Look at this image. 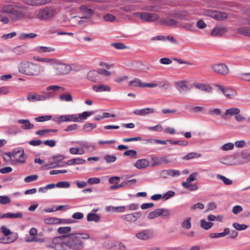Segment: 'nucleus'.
Returning a JSON list of instances; mask_svg holds the SVG:
<instances>
[{"label": "nucleus", "instance_id": "nucleus-63", "mask_svg": "<svg viewBox=\"0 0 250 250\" xmlns=\"http://www.w3.org/2000/svg\"><path fill=\"white\" fill-rule=\"evenodd\" d=\"M38 175H32L28 176L24 178V181L26 183L36 181L38 179Z\"/></svg>", "mask_w": 250, "mask_h": 250}, {"label": "nucleus", "instance_id": "nucleus-54", "mask_svg": "<svg viewBox=\"0 0 250 250\" xmlns=\"http://www.w3.org/2000/svg\"><path fill=\"white\" fill-rule=\"evenodd\" d=\"M60 99L61 101L70 102L72 101V97L70 94H62L60 96Z\"/></svg>", "mask_w": 250, "mask_h": 250}, {"label": "nucleus", "instance_id": "nucleus-35", "mask_svg": "<svg viewBox=\"0 0 250 250\" xmlns=\"http://www.w3.org/2000/svg\"><path fill=\"white\" fill-rule=\"evenodd\" d=\"M237 32L242 35L250 37V27H243L237 29Z\"/></svg>", "mask_w": 250, "mask_h": 250}, {"label": "nucleus", "instance_id": "nucleus-47", "mask_svg": "<svg viewBox=\"0 0 250 250\" xmlns=\"http://www.w3.org/2000/svg\"><path fill=\"white\" fill-rule=\"evenodd\" d=\"M33 236V237H31L26 239L25 241L27 242H37L40 243H43L45 241V240L44 238H37L36 237H35V236Z\"/></svg>", "mask_w": 250, "mask_h": 250}, {"label": "nucleus", "instance_id": "nucleus-23", "mask_svg": "<svg viewBox=\"0 0 250 250\" xmlns=\"http://www.w3.org/2000/svg\"><path fill=\"white\" fill-rule=\"evenodd\" d=\"M27 99L29 102H36V101H45V98L43 96V94H33L30 95L29 94L27 96Z\"/></svg>", "mask_w": 250, "mask_h": 250}, {"label": "nucleus", "instance_id": "nucleus-41", "mask_svg": "<svg viewBox=\"0 0 250 250\" xmlns=\"http://www.w3.org/2000/svg\"><path fill=\"white\" fill-rule=\"evenodd\" d=\"M58 131L57 129H42V130H39L36 132V134L37 135L42 136L45 135L46 133H49V132H56Z\"/></svg>", "mask_w": 250, "mask_h": 250}, {"label": "nucleus", "instance_id": "nucleus-10", "mask_svg": "<svg viewBox=\"0 0 250 250\" xmlns=\"http://www.w3.org/2000/svg\"><path fill=\"white\" fill-rule=\"evenodd\" d=\"M155 235L154 231L151 229H144L137 233L135 234L136 237L141 240H147L153 238Z\"/></svg>", "mask_w": 250, "mask_h": 250}, {"label": "nucleus", "instance_id": "nucleus-4", "mask_svg": "<svg viewBox=\"0 0 250 250\" xmlns=\"http://www.w3.org/2000/svg\"><path fill=\"white\" fill-rule=\"evenodd\" d=\"M56 9L52 7H45L41 9L38 14V17L41 20H45L54 16Z\"/></svg>", "mask_w": 250, "mask_h": 250}, {"label": "nucleus", "instance_id": "nucleus-60", "mask_svg": "<svg viewBox=\"0 0 250 250\" xmlns=\"http://www.w3.org/2000/svg\"><path fill=\"white\" fill-rule=\"evenodd\" d=\"M175 192L173 191L172 190H169L166 193L163 194V199L164 200H167L170 198L173 197L175 195Z\"/></svg>", "mask_w": 250, "mask_h": 250}, {"label": "nucleus", "instance_id": "nucleus-11", "mask_svg": "<svg viewBox=\"0 0 250 250\" xmlns=\"http://www.w3.org/2000/svg\"><path fill=\"white\" fill-rule=\"evenodd\" d=\"M169 155L163 156L161 157L153 156L151 160L153 161L152 167L159 166L162 164H169L172 162V161L168 159Z\"/></svg>", "mask_w": 250, "mask_h": 250}, {"label": "nucleus", "instance_id": "nucleus-17", "mask_svg": "<svg viewBox=\"0 0 250 250\" xmlns=\"http://www.w3.org/2000/svg\"><path fill=\"white\" fill-rule=\"evenodd\" d=\"M227 32V28L225 26H217L213 28L211 32L212 36H221Z\"/></svg>", "mask_w": 250, "mask_h": 250}, {"label": "nucleus", "instance_id": "nucleus-33", "mask_svg": "<svg viewBox=\"0 0 250 250\" xmlns=\"http://www.w3.org/2000/svg\"><path fill=\"white\" fill-rule=\"evenodd\" d=\"M194 86L198 88L199 89L202 91H204L206 92H210L211 90V87L207 85L206 84H203V83H196L194 84Z\"/></svg>", "mask_w": 250, "mask_h": 250}, {"label": "nucleus", "instance_id": "nucleus-7", "mask_svg": "<svg viewBox=\"0 0 250 250\" xmlns=\"http://www.w3.org/2000/svg\"><path fill=\"white\" fill-rule=\"evenodd\" d=\"M211 68L213 72L219 75L226 76L229 73V68L225 63H219L212 64Z\"/></svg>", "mask_w": 250, "mask_h": 250}, {"label": "nucleus", "instance_id": "nucleus-62", "mask_svg": "<svg viewBox=\"0 0 250 250\" xmlns=\"http://www.w3.org/2000/svg\"><path fill=\"white\" fill-rule=\"evenodd\" d=\"M97 71L99 74V76L101 75L104 76H109L111 74L110 72L104 69L100 68L98 69Z\"/></svg>", "mask_w": 250, "mask_h": 250}, {"label": "nucleus", "instance_id": "nucleus-37", "mask_svg": "<svg viewBox=\"0 0 250 250\" xmlns=\"http://www.w3.org/2000/svg\"><path fill=\"white\" fill-rule=\"evenodd\" d=\"M161 215V208H158L154 211L150 212L147 215V218L152 219Z\"/></svg>", "mask_w": 250, "mask_h": 250}, {"label": "nucleus", "instance_id": "nucleus-39", "mask_svg": "<svg viewBox=\"0 0 250 250\" xmlns=\"http://www.w3.org/2000/svg\"><path fill=\"white\" fill-rule=\"evenodd\" d=\"M201 154L197 152H190L185 156L183 157V159L188 160L195 158H199Z\"/></svg>", "mask_w": 250, "mask_h": 250}, {"label": "nucleus", "instance_id": "nucleus-64", "mask_svg": "<svg viewBox=\"0 0 250 250\" xmlns=\"http://www.w3.org/2000/svg\"><path fill=\"white\" fill-rule=\"evenodd\" d=\"M101 180L99 178L94 177L90 178L87 180V184L89 185L97 184L100 183Z\"/></svg>", "mask_w": 250, "mask_h": 250}, {"label": "nucleus", "instance_id": "nucleus-32", "mask_svg": "<svg viewBox=\"0 0 250 250\" xmlns=\"http://www.w3.org/2000/svg\"><path fill=\"white\" fill-rule=\"evenodd\" d=\"M101 216L94 213H89L87 214V220L88 221H94L95 222H98L100 221Z\"/></svg>", "mask_w": 250, "mask_h": 250}, {"label": "nucleus", "instance_id": "nucleus-31", "mask_svg": "<svg viewBox=\"0 0 250 250\" xmlns=\"http://www.w3.org/2000/svg\"><path fill=\"white\" fill-rule=\"evenodd\" d=\"M105 209L107 211H112L113 212H123L125 209V206L115 207L110 206L106 207Z\"/></svg>", "mask_w": 250, "mask_h": 250}, {"label": "nucleus", "instance_id": "nucleus-1", "mask_svg": "<svg viewBox=\"0 0 250 250\" xmlns=\"http://www.w3.org/2000/svg\"><path fill=\"white\" fill-rule=\"evenodd\" d=\"M26 6L20 3L6 4L3 6L1 11L3 13L9 14L10 16L8 18L6 16H0V21L4 24H7L10 20L12 21H16L25 18L26 16Z\"/></svg>", "mask_w": 250, "mask_h": 250}, {"label": "nucleus", "instance_id": "nucleus-58", "mask_svg": "<svg viewBox=\"0 0 250 250\" xmlns=\"http://www.w3.org/2000/svg\"><path fill=\"white\" fill-rule=\"evenodd\" d=\"M11 202L10 198L7 196H0V203L5 205Z\"/></svg>", "mask_w": 250, "mask_h": 250}, {"label": "nucleus", "instance_id": "nucleus-2", "mask_svg": "<svg viewBox=\"0 0 250 250\" xmlns=\"http://www.w3.org/2000/svg\"><path fill=\"white\" fill-rule=\"evenodd\" d=\"M90 235L86 233H74L63 235L55 238V241H60L73 250H81L84 248L82 240L90 239Z\"/></svg>", "mask_w": 250, "mask_h": 250}, {"label": "nucleus", "instance_id": "nucleus-46", "mask_svg": "<svg viewBox=\"0 0 250 250\" xmlns=\"http://www.w3.org/2000/svg\"><path fill=\"white\" fill-rule=\"evenodd\" d=\"M37 36V35L35 33H28V34H25V33H22L21 34L20 36V39L21 40H26L27 39L29 38H34Z\"/></svg>", "mask_w": 250, "mask_h": 250}, {"label": "nucleus", "instance_id": "nucleus-15", "mask_svg": "<svg viewBox=\"0 0 250 250\" xmlns=\"http://www.w3.org/2000/svg\"><path fill=\"white\" fill-rule=\"evenodd\" d=\"M240 110L238 108H230L227 109L225 112L223 113L221 115V117L223 119L226 120L228 119L229 117H230L232 116H234L235 117L236 115L240 113Z\"/></svg>", "mask_w": 250, "mask_h": 250}, {"label": "nucleus", "instance_id": "nucleus-8", "mask_svg": "<svg viewBox=\"0 0 250 250\" xmlns=\"http://www.w3.org/2000/svg\"><path fill=\"white\" fill-rule=\"evenodd\" d=\"M56 70V73L58 75H66L71 70V67L68 64H63L59 60V62L54 66Z\"/></svg>", "mask_w": 250, "mask_h": 250}, {"label": "nucleus", "instance_id": "nucleus-61", "mask_svg": "<svg viewBox=\"0 0 250 250\" xmlns=\"http://www.w3.org/2000/svg\"><path fill=\"white\" fill-rule=\"evenodd\" d=\"M168 176L172 177H177L180 175V171L176 169H168Z\"/></svg>", "mask_w": 250, "mask_h": 250}, {"label": "nucleus", "instance_id": "nucleus-14", "mask_svg": "<svg viewBox=\"0 0 250 250\" xmlns=\"http://www.w3.org/2000/svg\"><path fill=\"white\" fill-rule=\"evenodd\" d=\"M141 213L137 212L134 213L127 214L123 215L122 218L128 222H134L141 216Z\"/></svg>", "mask_w": 250, "mask_h": 250}, {"label": "nucleus", "instance_id": "nucleus-20", "mask_svg": "<svg viewBox=\"0 0 250 250\" xmlns=\"http://www.w3.org/2000/svg\"><path fill=\"white\" fill-rule=\"evenodd\" d=\"M92 89L96 92H102L104 91L109 92L111 91V89L108 85L101 84L93 85Z\"/></svg>", "mask_w": 250, "mask_h": 250}, {"label": "nucleus", "instance_id": "nucleus-48", "mask_svg": "<svg viewBox=\"0 0 250 250\" xmlns=\"http://www.w3.org/2000/svg\"><path fill=\"white\" fill-rule=\"evenodd\" d=\"M232 226L237 230H245L248 228V226L245 224H240L237 222L233 223Z\"/></svg>", "mask_w": 250, "mask_h": 250}, {"label": "nucleus", "instance_id": "nucleus-34", "mask_svg": "<svg viewBox=\"0 0 250 250\" xmlns=\"http://www.w3.org/2000/svg\"><path fill=\"white\" fill-rule=\"evenodd\" d=\"M182 185L184 188H188L191 191L196 190L198 188L196 184H191L188 182H183Z\"/></svg>", "mask_w": 250, "mask_h": 250}, {"label": "nucleus", "instance_id": "nucleus-21", "mask_svg": "<svg viewBox=\"0 0 250 250\" xmlns=\"http://www.w3.org/2000/svg\"><path fill=\"white\" fill-rule=\"evenodd\" d=\"M149 165V162L147 159H141L138 160L134 164V166L138 169H141L147 167Z\"/></svg>", "mask_w": 250, "mask_h": 250}, {"label": "nucleus", "instance_id": "nucleus-25", "mask_svg": "<svg viewBox=\"0 0 250 250\" xmlns=\"http://www.w3.org/2000/svg\"><path fill=\"white\" fill-rule=\"evenodd\" d=\"M230 233V229L226 228L224 229L223 232L211 233L209 234V237L211 238H217L226 236Z\"/></svg>", "mask_w": 250, "mask_h": 250}, {"label": "nucleus", "instance_id": "nucleus-52", "mask_svg": "<svg viewBox=\"0 0 250 250\" xmlns=\"http://www.w3.org/2000/svg\"><path fill=\"white\" fill-rule=\"evenodd\" d=\"M70 186V183L66 181L59 182L56 184V186L59 188H68Z\"/></svg>", "mask_w": 250, "mask_h": 250}, {"label": "nucleus", "instance_id": "nucleus-3", "mask_svg": "<svg viewBox=\"0 0 250 250\" xmlns=\"http://www.w3.org/2000/svg\"><path fill=\"white\" fill-rule=\"evenodd\" d=\"M18 70L21 74L28 76H38L44 71V67L40 64L22 61L18 64Z\"/></svg>", "mask_w": 250, "mask_h": 250}, {"label": "nucleus", "instance_id": "nucleus-5", "mask_svg": "<svg viewBox=\"0 0 250 250\" xmlns=\"http://www.w3.org/2000/svg\"><path fill=\"white\" fill-rule=\"evenodd\" d=\"M135 15L139 17L141 20L146 22H153L157 20L159 16L154 13L136 12Z\"/></svg>", "mask_w": 250, "mask_h": 250}, {"label": "nucleus", "instance_id": "nucleus-38", "mask_svg": "<svg viewBox=\"0 0 250 250\" xmlns=\"http://www.w3.org/2000/svg\"><path fill=\"white\" fill-rule=\"evenodd\" d=\"M94 111H84L82 113L78 114V117L80 118V122L82 120H86L89 116L94 114Z\"/></svg>", "mask_w": 250, "mask_h": 250}, {"label": "nucleus", "instance_id": "nucleus-57", "mask_svg": "<svg viewBox=\"0 0 250 250\" xmlns=\"http://www.w3.org/2000/svg\"><path fill=\"white\" fill-rule=\"evenodd\" d=\"M124 155L129 156L132 158H136L137 157V151L134 150H128L124 153Z\"/></svg>", "mask_w": 250, "mask_h": 250}, {"label": "nucleus", "instance_id": "nucleus-36", "mask_svg": "<svg viewBox=\"0 0 250 250\" xmlns=\"http://www.w3.org/2000/svg\"><path fill=\"white\" fill-rule=\"evenodd\" d=\"M54 50L55 49L54 48L50 47L38 46L36 48V51L39 53L48 52H53Z\"/></svg>", "mask_w": 250, "mask_h": 250}, {"label": "nucleus", "instance_id": "nucleus-56", "mask_svg": "<svg viewBox=\"0 0 250 250\" xmlns=\"http://www.w3.org/2000/svg\"><path fill=\"white\" fill-rule=\"evenodd\" d=\"M191 218H188L185 221H184L182 224V227L187 229H189L191 227Z\"/></svg>", "mask_w": 250, "mask_h": 250}, {"label": "nucleus", "instance_id": "nucleus-18", "mask_svg": "<svg viewBox=\"0 0 250 250\" xmlns=\"http://www.w3.org/2000/svg\"><path fill=\"white\" fill-rule=\"evenodd\" d=\"M87 79L93 82H99L100 80V76H99L98 71L92 70L87 73Z\"/></svg>", "mask_w": 250, "mask_h": 250}, {"label": "nucleus", "instance_id": "nucleus-22", "mask_svg": "<svg viewBox=\"0 0 250 250\" xmlns=\"http://www.w3.org/2000/svg\"><path fill=\"white\" fill-rule=\"evenodd\" d=\"M24 2L30 5H39L45 4L51 0H23Z\"/></svg>", "mask_w": 250, "mask_h": 250}, {"label": "nucleus", "instance_id": "nucleus-40", "mask_svg": "<svg viewBox=\"0 0 250 250\" xmlns=\"http://www.w3.org/2000/svg\"><path fill=\"white\" fill-rule=\"evenodd\" d=\"M71 230L70 227H61L58 229V232L60 234H64L70 232Z\"/></svg>", "mask_w": 250, "mask_h": 250}, {"label": "nucleus", "instance_id": "nucleus-53", "mask_svg": "<svg viewBox=\"0 0 250 250\" xmlns=\"http://www.w3.org/2000/svg\"><path fill=\"white\" fill-rule=\"evenodd\" d=\"M97 125L95 124L86 123L83 125V129L85 131H90L93 128H96Z\"/></svg>", "mask_w": 250, "mask_h": 250}, {"label": "nucleus", "instance_id": "nucleus-49", "mask_svg": "<svg viewBox=\"0 0 250 250\" xmlns=\"http://www.w3.org/2000/svg\"><path fill=\"white\" fill-rule=\"evenodd\" d=\"M69 152L72 154H83L84 153V150L83 148L71 147L69 149Z\"/></svg>", "mask_w": 250, "mask_h": 250}, {"label": "nucleus", "instance_id": "nucleus-42", "mask_svg": "<svg viewBox=\"0 0 250 250\" xmlns=\"http://www.w3.org/2000/svg\"><path fill=\"white\" fill-rule=\"evenodd\" d=\"M216 177L218 179L221 180L224 182V184L226 185H230L232 184V180L226 178V177L222 175L217 174L216 175Z\"/></svg>", "mask_w": 250, "mask_h": 250}, {"label": "nucleus", "instance_id": "nucleus-13", "mask_svg": "<svg viewBox=\"0 0 250 250\" xmlns=\"http://www.w3.org/2000/svg\"><path fill=\"white\" fill-rule=\"evenodd\" d=\"M214 86L220 89L222 93L228 98L231 99L236 95V91L232 88L229 87H224L218 84H214Z\"/></svg>", "mask_w": 250, "mask_h": 250}, {"label": "nucleus", "instance_id": "nucleus-29", "mask_svg": "<svg viewBox=\"0 0 250 250\" xmlns=\"http://www.w3.org/2000/svg\"><path fill=\"white\" fill-rule=\"evenodd\" d=\"M176 88L180 92H186L188 89L187 85L184 81L176 82L175 83Z\"/></svg>", "mask_w": 250, "mask_h": 250}, {"label": "nucleus", "instance_id": "nucleus-59", "mask_svg": "<svg viewBox=\"0 0 250 250\" xmlns=\"http://www.w3.org/2000/svg\"><path fill=\"white\" fill-rule=\"evenodd\" d=\"M234 148V144L232 143H228L223 145L221 146V149L223 150H231Z\"/></svg>", "mask_w": 250, "mask_h": 250}, {"label": "nucleus", "instance_id": "nucleus-26", "mask_svg": "<svg viewBox=\"0 0 250 250\" xmlns=\"http://www.w3.org/2000/svg\"><path fill=\"white\" fill-rule=\"evenodd\" d=\"M23 216L22 213L21 212H19L17 213H12V212H8L6 213H4L2 214L1 216V218H11V219H15V218H21Z\"/></svg>", "mask_w": 250, "mask_h": 250}, {"label": "nucleus", "instance_id": "nucleus-55", "mask_svg": "<svg viewBox=\"0 0 250 250\" xmlns=\"http://www.w3.org/2000/svg\"><path fill=\"white\" fill-rule=\"evenodd\" d=\"M52 118V116L50 115H46V116H40L38 117H36L35 118V120L36 122H44L46 121H48L50 120Z\"/></svg>", "mask_w": 250, "mask_h": 250}, {"label": "nucleus", "instance_id": "nucleus-43", "mask_svg": "<svg viewBox=\"0 0 250 250\" xmlns=\"http://www.w3.org/2000/svg\"><path fill=\"white\" fill-rule=\"evenodd\" d=\"M46 62L50 65H52L53 66L56 64H57L59 62V60L56 59H48L46 58H42V62Z\"/></svg>", "mask_w": 250, "mask_h": 250}, {"label": "nucleus", "instance_id": "nucleus-28", "mask_svg": "<svg viewBox=\"0 0 250 250\" xmlns=\"http://www.w3.org/2000/svg\"><path fill=\"white\" fill-rule=\"evenodd\" d=\"M211 16L218 20H222L227 18L228 15L225 12L214 11L212 13Z\"/></svg>", "mask_w": 250, "mask_h": 250}, {"label": "nucleus", "instance_id": "nucleus-9", "mask_svg": "<svg viewBox=\"0 0 250 250\" xmlns=\"http://www.w3.org/2000/svg\"><path fill=\"white\" fill-rule=\"evenodd\" d=\"M59 89H61L62 91H64L65 90V88L57 85H51L48 86L47 87V91L43 93V96L44 98H45V100L54 97L55 95V91Z\"/></svg>", "mask_w": 250, "mask_h": 250}, {"label": "nucleus", "instance_id": "nucleus-50", "mask_svg": "<svg viewBox=\"0 0 250 250\" xmlns=\"http://www.w3.org/2000/svg\"><path fill=\"white\" fill-rule=\"evenodd\" d=\"M104 159L107 163H110L116 161L117 157L113 155L107 154L104 156Z\"/></svg>", "mask_w": 250, "mask_h": 250}, {"label": "nucleus", "instance_id": "nucleus-19", "mask_svg": "<svg viewBox=\"0 0 250 250\" xmlns=\"http://www.w3.org/2000/svg\"><path fill=\"white\" fill-rule=\"evenodd\" d=\"M18 122L19 124L22 125L21 127L24 130L31 129L34 127V125L31 124L30 121L27 119H20Z\"/></svg>", "mask_w": 250, "mask_h": 250}, {"label": "nucleus", "instance_id": "nucleus-24", "mask_svg": "<svg viewBox=\"0 0 250 250\" xmlns=\"http://www.w3.org/2000/svg\"><path fill=\"white\" fill-rule=\"evenodd\" d=\"M161 24L167 26H174L177 23V21L169 18H163L160 20Z\"/></svg>", "mask_w": 250, "mask_h": 250}, {"label": "nucleus", "instance_id": "nucleus-51", "mask_svg": "<svg viewBox=\"0 0 250 250\" xmlns=\"http://www.w3.org/2000/svg\"><path fill=\"white\" fill-rule=\"evenodd\" d=\"M181 27L189 31H193L195 29L193 23H187L182 25Z\"/></svg>", "mask_w": 250, "mask_h": 250}, {"label": "nucleus", "instance_id": "nucleus-30", "mask_svg": "<svg viewBox=\"0 0 250 250\" xmlns=\"http://www.w3.org/2000/svg\"><path fill=\"white\" fill-rule=\"evenodd\" d=\"M85 162V160L81 158H74L69 160L66 163L65 165L71 166L74 165H81L83 164Z\"/></svg>", "mask_w": 250, "mask_h": 250}, {"label": "nucleus", "instance_id": "nucleus-27", "mask_svg": "<svg viewBox=\"0 0 250 250\" xmlns=\"http://www.w3.org/2000/svg\"><path fill=\"white\" fill-rule=\"evenodd\" d=\"M80 9L84 15L85 19L90 18L94 13L91 9L87 8L85 5H82Z\"/></svg>", "mask_w": 250, "mask_h": 250}, {"label": "nucleus", "instance_id": "nucleus-12", "mask_svg": "<svg viewBox=\"0 0 250 250\" xmlns=\"http://www.w3.org/2000/svg\"><path fill=\"white\" fill-rule=\"evenodd\" d=\"M25 155L23 149H14L13 151V161L16 163H24L25 162Z\"/></svg>", "mask_w": 250, "mask_h": 250}, {"label": "nucleus", "instance_id": "nucleus-16", "mask_svg": "<svg viewBox=\"0 0 250 250\" xmlns=\"http://www.w3.org/2000/svg\"><path fill=\"white\" fill-rule=\"evenodd\" d=\"M155 110L153 108L147 107L141 109H136L133 113L137 115L145 116L149 114L153 113Z\"/></svg>", "mask_w": 250, "mask_h": 250}, {"label": "nucleus", "instance_id": "nucleus-6", "mask_svg": "<svg viewBox=\"0 0 250 250\" xmlns=\"http://www.w3.org/2000/svg\"><path fill=\"white\" fill-rule=\"evenodd\" d=\"M53 120L60 124L64 122H80V118L78 114H68L60 116L58 118H54Z\"/></svg>", "mask_w": 250, "mask_h": 250}, {"label": "nucleus", "instance_id": "nucleus-44", "mask_svg": "<svg viewBox=\"0 0 250 250\" xmlns=\"http://www.w3.org/2000/svg\"><path fill=\"white\" fill-rule=\"evenodd\" d=\"M213 224L211 222H206L205 220L201 221V227L205 229H209L213 226Z\"/></svg>", "mask_w": 250, "mask_h": 250}, {"label": "nucleus", "instance_id": "nucleus-45", "mask_svg": "<svg viewBox=\"0 0 250 250\" xmlns=\"http://www.w3.org/2000/svg\"><path fill=\"white\" fill-rule=\"evenodd\" d=\"M129 85H133L135 87L139 86L140 87H143L144 86L142 85H144V83H142L139 79L135 78L129 82Z\"/></svg>", "mask_w": 250, "mask_h": 250}]
</instances>
